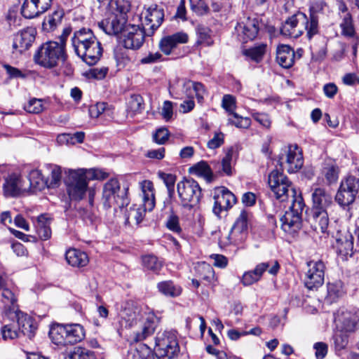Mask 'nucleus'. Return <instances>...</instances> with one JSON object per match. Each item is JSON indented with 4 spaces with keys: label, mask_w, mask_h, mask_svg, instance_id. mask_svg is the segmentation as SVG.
<instances>
[{
    "label": "nucleus",
    "mask_w": 359,
    "mask_h": 359,
    "mask_svg": "<svg viewBox=\"0 0 359 359\" xmlns=\"http://www.w3.org/2000/svg\"><path fill=\"white\" fill-rule=\"evenodd\" d=\"M290 182L288 178L283 175L282 172H279L278 170H273L271 172L268 178V183L271 187V189L273 193H277L278 194V187L283 183H287Z\"/></svg>",
    "instance_id": "39"
},
{
    "label": "nucleus",
    "mask_w": 359,
    "mask_h": 359,
    "mask_svg": "<svg viewBox=\"0 0 359 359\" xmlns=\"http://www.w3.org/2000/svg\"><path fill=\"white\" fill-rule=\"evenodd\" d=\"M64 15L62 10L55 11L47 19V22L50 29L55 28L59 23H60Z\"/></svg>",
    "instance_id": "59"
},
{
    "label": "nucleus",
    "mask_w": 359,
    "mask_h": 359,
    "mask_svg": "<svg viewBox=\"0 0 359 359\" xmlns=\"http://www.w3.org/2000/svg\"><path fill=\"white\" fill-rule=\"evenodd\" d=\"M248 212L245 210L241 211L229 233L231 242L238 244L245 240L248 230Z\"/></svg>",
    "instance_id": "18"
},
{
    "label": "nucleus",
    "mask_w": 359,
    "mask_h": 359,
    "mask_svg": "<svg viewBox=\"0 0 359 359\" xmlns=\"http://www.w3.org/2000/svg\"><path fill=\"white\" fill-rule=\"evenodd\" d=\"M29 180L30 187L36 189H43L47 187L46 179L42 176V173L39 170H33L29 174Z\"/></svg>",
    "instance_id": "43"
},
{
    "label": "nucleus",
    "mask_w": 359,
    "mask_h": 359,
    "mask_svg": "<svg viewBox=\"0 0 359 359\" xmlns=\"http://www.w3.org/2000/svg\"><path fill=\"white\" fill-rule=\"evenodd\" d=\"M228 123L235 126L238 128H248L251 125V120L248 117H243L237 113H233L231 117L228 118Z\"/></svg>",
    "instance_id": "47"
},
{
    "label": "nucleus",
    "mask_w": 359,
    "mask_h": 359,
    "mask_svg": "<svg viewBox=\"0 0 359 359\" xmlns=\"http://www.w3.org/2000/svg\"><path fill=\"white\" fill-rule=\"evenodd\" d=\"M35 39V31L32 28L18 32L13 38V49L19 53L27 50Z\"/></svg>",
    "instance_id": "21"
},
{
    "label": "nucleus",
    "mask_w": 359,
    "mask_h": 359,
    "mask_svg": "<svg viewBox=\"0 0 359 359\" xmlns=\"http://www.w3.org/2000/svg\"><path fill=\"white\" fill-rule=\"evenodd\" d=\"M177 192L182 206L189 210L195 206L201 197V189L198 183L192 179L180 182Z\"/></svg>",
    "instance_id": "10"
},
{
    "label": "nucleus",
    "mask_w": 359,
    "mask_h": 359,
    "mask_svg": "<svg viewBox=\"0 0 359 359\" xmlns=\"http://www.w3.org/2000/svg\"><path fill=\"white\" fill-rule=\"evenodd\" d=\"M47 168L50 172V176L46 179L48 188L57 187L62 178V169L56 165H48Z\"/></svg>",
    "instance_id": "41"
},
{
    "label": "nucleus",
    "mask_w": 359,
    "mask_h": 359,
    "mask_svg": "<svg viewBox=\"0 0 359 359\" xmlns=\"http://www.w3.org/2000/svg\"><path fill=\"white\" fill-rule=\"evenodd\" d=\"M126 21L127 18L110 15L107 19L99 23V27L107 34L116 35L123 32Z\"/></svg>",
    "instance_id": "24"
},
{
    "label": "nucleus",
    "mask_w": 359,
    "mask_h": 359,
    "mask_svg": "<svg viewBox=\"0 0 359 359\" xmlns=\"http://www.w3.org/2000/svg\"><path fill=\"white\" fill-rule=\"evenodd\" d=\"M224 142V135L222 132H216L208 143L207 147L210 149H215L221 147Z\"/></svg>",
    "instance_id": "55"
},
{
    "label": "nucleus",
    "mask_w": 359,
    "mask_h": 359,
    "mask_svg": "<svg viewBox=\"0 0 359 359\" xmlns=\"http://www.w3.org/2000/svg\"><path fill=\"white\" fill-rule=\"evenodd\" d=\"M166 226L174 233H180L182 231L179 217L175 214H171L168 217L166 222Z\"/></svg>",
    "instance_id": "56"
},
{
    "label": "nucleus",
    "mask_w": 359,
    "mask_h": 359,
    "mask_svg": "<svg viewBox=\"0 0 359 359\" xmlns=\"http://www.w3.org/2000/svg\"><path fill=\"white\" fill-rule=\"evenodd\" d=\"M65 259L67 263L74 267H83L89 262L87 254L76 249H70L66 252Z\"/></svg>",
    "instance_id": "29"
},
{
    "label": "nucleus",
    "mask_w": 359,
    "mask_h": 359,
    "mask_svg": "<svg viewBox=\"0 0 359 359\" xmlns=\"http://www.w3.org/2000/svg\"><path fill=\"white\" fill-rule=\"evenodd\" d=\"M147 32L138 25H129L123 30L122 43L130 49H139L144 41Z\"/></svg>",
    "instance_id": "14"
},
{
    "label": "nucleus",
    "mask_w": 359,
    "mask_h": 359,
    "mask_svg": "<svg viewBox=\"0 0 359 359\" xmlns=\"http://www.w3.org/2000/svg\"><path fill=\"white\" fill-rule=\"evenodd\" d=\"M192 87L195 92L198 102L202 103L203 102L204 96L206 94L205 86L201 83L194 82L192 83Z\"/></svg>",
    "instance_id": "64"
},
{
    "label": "nucleus",
    "mask_w": 359,
    "mask_h": 359,
    "mask_svg": "<svg viewBox=\"0 0 359 359\" xmlns=\"http://www.w3.org/2000/svg\"><path fill=\"white\" fill-rule=\"evenodd\" d=\"M142 191V204L134 205L130 208L126 215L128 222L139 224L142 222L147 211H151L155 207L154 188L152 182L143 180L140 182Z\"/></svg>",
    "instance_id": "6"
},
{
    "label": "nucleus",
    "mask_w": 359,
    "mask_h": 359,
    "mask_svg": "<svg viewBox=\"0 0 359 359\" xmlns=\"http://www.w3.org/2000/svg\"><path fill=\"white\" fill-rule=\"evenodd\" d=\"M1 301L8 307L5 316L10 317L14 313L15 311H18L17 309V298L15 294L8 288L4 287L2 289Z\"/></svg>",
    "instance_id": "32"
},
{
    "label": "nucleus",
    "mask_w": 359,
    "mask_h": 359,
    "mask_svg": "<svg viewBox=\"0 0 359 359\" xmlns=\"http://www.w3.org/2000/svg\"><path fill=\"white\" fill-rule=\"evenodd\" d=\"M336 252L341 260H347L353 254V237L346 232L337 238L335 245Z\"/></svg>",
    "instance_id": "23"
},
{
    "label": "nucleus",
    "mask_w": 359,
    "mask_h": 359,
    "mask_svg": "<svg viewBox=\"0 0 359 359\" xmlns=\"http://www.w3.org/2000/svg\"><path fill=\"white\" fill-rule=\"evenodd\" d=\"M233 153V148L229 149L225 156L222 160V171L227 175H231L232 174L231 162L232 160Z\"/></svg>",
    "instance_id": "53"
},
{
    "label": "nucleus",
    "mask_w": 359,
    "mask_h": 359,
    "mask_svg": "<svg viewBox=\"0 0 359 359\" xmlns=\"http://www.w3.org/2000/svg\"><path fill=\"white\" fill-rule=\"evenodd\" d=\"M213 198L212 211L217 216H219L222 211L231 208L236 202L235 195L224 187L215 189Z\"/></svg>",
    "instance_id": "13"
},
{
    "label": "nucleus",
    "mask_w": 359,
    "mask_h": 359,
    "mask_svg": "<svg viewBox=\"0 0 359 359\" xmlns=\"http://www.w3.org/2000/svg\"><path fill=\"white\" fill-rule=\"evenodd\" d=\"M313 348L316 351V358L317 359H323L327 353L328 346L324 342H316L313 345Z\"/></svg>",
    "instance_id": "62"
},
{
    "label": "nucleus",
    "mask_w": 359,
    "mask_h": 359,
    "mask_svg": "<svg viewBox=\"0 0 359 359\" xmlns=\"http://www.w3.org/2000/svg\"><path fill=\"white\" fill-rule=\"evenodd\" d=\"M280 265L278 261L262 262L258 264L252 270L255 276L260 280L263 273L268 270L271 275H276L279 271Z\"/></svg>",
    "instance_id": "38"
},
{
    "label": "nucleus",
    "mask_w": 359,
    "mask_h": 359,
    "mask_svg": "<svg viewBox=\"0 0 359 359\" xmlns=\"http://www.w3.org/2000/svg\"><path fill=\"white\" fill-rule=\"evenodd\" d=\"M2 338L4 340H12L19 337V333L14 330L11 325H5L1 330Z\"/></svg>",
    "instance_id": "57"
},
{
    "label": "nucleus",
    "mask_w": 359,
    "mask_h": 359,
    "mask_svg": "<svg viewBox=\"0 0 359 359\" xmlns=\"http://www.w3.org/2000/svg\"><path fill=\"white\" fill-rule=\"evenodd\" d=\"M339 320L341 321L344 330L346 332L353 331L359 323L358 310L352 309L342 311Z\"/></svg>",
    "instance_id": "28"
},
{
    "label": "nucleus",
    "mask_w": 359,
    "mask_h": 359,
    "mask_svg": "<svg viewBox=\"0 0 359 359\" xmlns=\"http://www.w3.org/2000/svg\"><path fill=\"white\" fill-rule=\"evenodd\" d=\"M359 191V179L353 175H348L342 179L340 186L335 195V201L342 207L352 204Z\"/></svg>",
    "instance_id": "11"
},
{
    "label": "nucleus",
    "mask_w": 359,
    "mask_h": 359,
    "mask_svg": "<svg viewBox=\"0 0 359 359\" xmlns=\"http://www.w3.org/2000/svg\"><path fill=\"white\" fill-rule=\"evenodd\" d=\"M311 210H325L334 205L331 194L324 188L314 189L312 193Z\"/></svg>",
    "instance_id": "19"
},
{
    "label": "nucleus",
    "mask_w": 359,
    "mask_h": 359,
    "mask_svg": "<svg viewBox=\"0 0 359 359\" xmlns=\"http://www.w3.org/2000/svg\"><path fill=\"white\" fill-rule=\"evenodd\" d=\"M25 109L29 113L39 114L43 111V100L33 98L25 107Z\"/></svg>",
    "instance_id": "51"
},
{
    "label": "nucleus",
    "mask_w": 359,
    "mask_h": 359,
    "mask_svg": "<svg viewBox=\"0 0 359 359\" xmlns=\"http://www.w3.org/2000/svg\"><path fill=\"white\" fill-rule=\"evenodd\" d=\"M158 291L165 296L175 297L179 296L182 292L180 286L176 285L171 280H165L157 284Z\"/></svg>",
    "instance_id": "37"
},
{
    "label": "nucleus",
    "mask_w": 359,
    "mask_h": 359,
    "mask_svg": "<svg viewBox=\"0 0 359 359\" xmlns=\"http://www.w3.org/2000/svg\"><path fill=\"white\" fill-rule=\"evenodd\" d=\"M222 107L230 114L236 113V98L231 95H224L222 98Z\"/></svg>",
    "instance_id": "54"
},
{
    "label": "nucleus",
    "mask_w": 359,
    "mask_h": 359,
    "mask_svg": "<svg viewBox=\"0 0 359 359\" xmlns=\"http://www.w3.org/2000/svg\"><path fill=\"white\" fill-rule=\"evenodd\" d=\"M128 109L134 114L140 113L144 109V101L140 95L130 96L128 104Z\"/></svg>",
    "instance_id": "49"
},
{
    "label": "nucleus",
    "mask_w": 359,
    "mask_h": 359,
    "mask_svg": "<svg viewBox=\"0 0 359 359\" xmlns=\"http://www.w3.org/2000/svg\"><path fill=\"white\" fill-rule=\"evenodd\" d=\"M339 26L341 29V34L344 36L348 38H352L355 36V31L351 14L346 13L344 16Z\"/></svg>",
    "instance_id": "44"
},
{
    "label": "nucleus",
    "mask_w": 359,
    "mask_h": 359,
    "mask_svg": "<svg viewBox=\"0 0 359 359\" xmlns=\"http://www.w3.org/2000/svg\"><path fill=\"white\" fill-rule=\"evenodd\" d=\"M9 318H17L19 329L24 335L27 336L30 339L34 337L37 327L34 320L31 316L18 310Z\"/></svg>",
    "instance_id": "22"
},
{
    "label": "nucleus",
    "mask_w": 359,
    "mask_h": 359,
    "mask_svg": "<svg viewBox=\"0 0 359 359\" xmlns=\"http://www.w3.org/2000/svg\"><path fill=\"white\" fill-rule=\"evenodd\" d=\"M180 352L177 336L173 332L158 333L156 338L155 353L162 359H172Z\"/></svg>",
    "instance_id": "9"
},
{
    "label": "nucleus",
    "mask_w": 359,
    "mask_h": 359,
    "mask_svg": "<svg viewBox=\"0 0 359 359\" xmlns=\"http://www.w3.org/2000/svg\"><path fill=\"white\" fill-rule=\"evenodd\" d=\"M278 188V194L277 193H274V194L276 198L280 202L286 201L289 198H291L292 201L299 196V194H297L296 189L292 186L291 182L283 183Z\"/></svg>",
    "instance_id": "36"
},
{
    "label": "nucleus",
    "mask_w": 359,
    "mask_h": 359,
    "mask_svg": "<svg viewBox=\"0 0 359 359\" xmlns=\"http://www.w3.org/2000/svg\"><path fill=\"white\" fill-rule=\"evenodd\" d=\"M142 15L144 18L142 22L144 26V29L147 32V35H152L163 21V9L158 8L156 5L151 6Z\"/></svg>",
    "instance_id": "15"
},
{
    "label": "nucleus",
    "mask_w": 359,
    "mask_h": 359,
    "mask_svg": "<svg viewBox=\"0 0 359 359\" xmlns=\"http://www.w3.org/2000/svg\"><path fill=\"white\" fill-rule=\"evenodd\" d=\"M195 269L198 276L202 279L209 283L215 279V271L210 264L206 262L198 263Z\"/></svg>",
    "instance_id": "42"
},
{
    "label": "nucleus",
    "mask_w": 359,
    "mask_h": 359,
    "mask_svg": "<svg viewBox=\"0 0 359 359\" xmlns=\"http://www.w3.org/2000/svg\"><path fill=\"white\" fill-rule=\"evenodd\" d=\"M50 219L46 215H41L37 218L36 231L39 238L47 241L51 237V229L50 226Z\"/></svg>",
    "instance_id": "35"
},
{
    "label": "nucleus",
    "mask_w": 359,
    "mask_h": 359,
    "mask_svg": "<svg viewBox=\"0 0 359 359\" xmlns=\"http://www.w3.org/2000/svg\"><path fill=\"white\" fill-rule=\"evenodd\" d=\"M100 174L101 172L96 169L69 170L65 184L69 198L76 201L82 200L87 192L90 180L105 178V176H100Z\"/></svg>",
    "instance_id": "4"
},
{
    "label": "nucleus",
    "mask_w": 359,
    "mask_h": 359,
    "mask_svg": "<svg viewBox=\"0 0 359 359\" xmlns=\"http://www.w3.org/2000/svg\"><path fill=\"white\" fill-rule=\"evenodd\" d=\"M120 323L126 328H136L133 331L134 340L140 341L152 334L156 327V317L153 313H142L140 308L127 303L120 311Z\"/></svg>",
    "instance_id": "2"
},
{
    "label": "nucleus",
    "mask_w": 359,
    "mask_h": 359,
    "mask_svg": "<svg viewBox=\"0 0 359 359\" xmlns=\"http://www.w3.org/2000/svg\"><path fill=\"white\" fill-rule=\"evenodd\" d=\"M49 337L51 341L57 346L68 345L64 325H53L49 331Z\"/></svg>",
    "instance_id": "34"
},
{
    "label": "nucleus",
    "mask_w": 359,
    "mask_h": 359,
    "mask_svg": "<svg viewBox=\"0 0 359 359\" xmlns=\"http://www.w3.org/2000/svg\"><path fill=\"white\" fill-rule=\"evenodd\" d=\"M72 44L76 54L89 65L97 63L102 55V48L90 29H81L74 32Z\"/></svg>",
    "instance_id": "3"
},
{
    "label": "nucleus",
    "mask_w": 359,
    "mask_h": 359,
    "mask_svg": "<svg viewBox=\"0 0 359 359\" xmlns=\"http://www.w3.org/2000/svg\"><path fill=\"white\" fill-rule=\"evenodd\" d=\"M161 114L166 121H170L172 118L173 106L172 102L167 100L163 102Z\"/></svg>",
    "instance_id": "61"
},
{
    "label": "nucleus",
    "mask_w": 359,
    "mask_h": 359,
    "mask_svg": "<svg viewBox=\"0 0 359 359\" xmlns=\"http://www.w3.org/2000/svg\"><path fill=\"white\" fill-rule=\"evenodd\" d=\"M68 344L81 341L85 337L83 327L79 324L64 325Z\"/></svg>",
    "instance_id": "30"
},
{
    "label": "nucleus",
    "mask_w": 359,
    "mask_h": 359,
    "mask_svg": "<svg viewBox=\"0 0 359 359\" xmlns=\"http://www.w3.org/2000/svg\"><path fill=\"white\" fill-rule=\"evenodd\" d=\"M305 207L304 199L301 194L292 201L287 211L281 217V228L287 233L294 235L302 228V211Z\"/></svg>",
    "instance_id": "7"
},
{
    "label": "nucleus",
    "mask_w": 359,
    "mask_h": 359,
    "mask_svg": "<svg viewBox=\"0 0 359 359\" xmlns=\"http://www.w3.org/2000/svg\"><path fill=\"white\" fill-rule=\"evenodd\" d=\"M310 220L315 231H320L322 233L327 235L330 233V221L327 211L311 210Z\"/></svg>",
    "instance_id": "25"
},
{
    "label": "nucleus",
    "mask_w": 359,
    "mask_h": 359,
    "mask_svg": "<svg viewBox=\"0 0 359 359\" xmlns=\"http://www.w3.org/2000/svg\"><path fill=\"white\" fill-rule=\"evenodd\" d=\"M65 46L55 41L43 44L34 55L35 62L41 66L51 68L57 65L59 60L65 62Z\"/></svg>",
    "instance_id": "8"
},
{
    "label": "nucleus",
    "mask_w": 359,
    "mask_h": 359,
    "mask_svg": "<svg viewBox=\"0 0 359 359\" xmlns=\"http://www.w3.org/2000/svg\"><path fill=\"white\" fill-rule=\"evenodd\" d=\"M327 4L323 1H316L309 8V17L302 12H298L289 18L281 28L283 35L297 38L306 32L307 37L311 39L319 32V16L325 10Z\"/></svg>",
    "instance_id": "1"
},
{
    "label": "nucleus",
    "mask_w": 359,
    "mask_h": 359,
    "mask_svg": "<svg viewBox=\"0 0 359 359\" xmlns=\"http://www.w3.org/2000/svg\"><path fill=\"white\" fill-rule=\"evenodd\" d=\"M238 26L241 29L243 41L247 42L256 38L259 30V21L257 18H248Z\"/></svg>",
    "instance_id": "27"
},
{
    "label": "nucleus",
    "mask_w": 359,
    "mask_h": 359,
    "mask_svg": "<svg viewBox=\"0 0 359 359\" xmlns=\"http://www.w3.org/2000/svg\"><path fill=\"white\" fill-rule=\"evenodd\" d=\"M303 164L304 158L300 148L297 144L289 145L286 151L285 161H280V165L288 172L293 173L301 169Z\"/></svg>",
    "instance_id": "16"
},
{
    "label": "nucleus",
    "mask_w": 359,
    "mask_h": 359,
    "mask_svg": "<svg viewBox=\"0 0 359 359\" xmlns=\"http://www.w3.org/2000/svg\"><path fill=\"white\" fill-rule=\"evenodd\" d=\"M142 262L144 269L151 271L155 273H158L163 266L162 262L152 255L143 256L142 257Z\"/></svg>",
    "instance_id": "40"
},
{
    "label": "nucleus",
    "mask_w": 359,
    "mask_h": 359,
    "mask_svg": "<svg viewBox=\"0 0 359 359\" xmlns=\"http://www.w3.org/2000/svg\"><path fill=\"white\" fill-rule=\"evenodd\" d=\"M306 266L305 286L309 290L317 289L324 283L325 264L322 260H311Z\"/></svg>",
    "instance_id": "12"
},
{
    "label": "nucleus",
    "mask_w": 359,
    "mask_h": 359,
    "mask_svg": "<svg viewBox=\"0 0 359 359\" xmlns=\"http://www.w3.org/2000/svg\"><path fill=\"white\" fill-rule=\"evenodd\" d=\"M188 39V35L182 32L165 36L161 39L159 48L164 54L168 55L178 45L186 43Z\"/></svg>",
    "instance_id": "20"
},
{
    "label": "nucleus",
    "mask_w": 359,
    "mask_h": 359,
    "mask_svg": "<svg viewBox=\"0 0 359 359\" xmlns=\"http://www.w3.org/2000/svg\"><path fill=\"white\" fill-rule=\"evenodd\" d=\"M126 359H151L149 355V351L146 348H142L141 350L132 348L128 352Z\"/></svg>",
    "instance_id": "52"
},
{
    "label": "nucleus",
    "mask_w": 359,
    "mask_h": 359,
    "mask_svg": "<svg viewBox=\"0 0 359 359\" xmlns=\"http://www.w3.org/2000/svg\"><path fill=\"white\" fill-rule=\"evenodd\" d=\"M53 0H25L22 8V15L26 18H34L45 12L51 6Z\"/></svg>",
    "instance_id": "17"
},
{
    "label": "nucleus",
    "mask_w": 359,
    "mask_h": 359,
    "mask_svg": "<svg viewBox=\"0 0 359 359\" xmlns=\"http://www.w3.org/2000/svg\"><path fill=\"white\" fill-rule=\"evenodd\" d=\"M108 9L110 15L127 18L130 10V4L126 0H109Z\"/></svg>",
    "instance_id": "33"
},
{
    "label": "nucleus",
    "mask_w": 359,
    "mask_h": 359,
    "mask_svg": "<svg viewBox=\"0 0 359 359\" xmlns=\"http://www.w3.org/2000/svg\"><path fill=\"white\" fill-rule=\"evenodd\" d=\"M128 186L121 187L118 179L111 178L102 187L101 203L104 208H123L130 203L128 197Z\"/></svg>",
    "instance_id": "5"
},
{
    "label": "nucleus",
    "mask_w": 359,
    "mask_h": 359,
    "mask_svg": "<svg viewBox=\"0 0 359 359\" xmlns=\"http://www.w3.org/2000/svg\"><path fill=\"white\" fill-rule=\"evenodd\" d=\"M323 173L328 184L336 182L339 177V168L335 163L327 164L323 170Z\"/></svg>",
    "instance_id": "46"
},
{
    "label": "nucleus",
    "mask_w": 359,
    "mask_h": 359,
    "mask_svg": "<svg viewBox=\"0 0 359 359\" xmlns=\"http://www.w3.org/2000/svg\"><path fill=\"white\" fill-rule=\"evenodd\" d=\"M193 169L198 175L202 176L208 180H210L212 177L211 168L205 161L198 163L194 166Z\"/></svg>",
    "instance_id": "50"
},
{
    "label": "nucleus",
    "mask_w": 359,
    "mask_h": 359,
    "mask_svg": "<svg viewBox=\"0 0 359 359\" xmlns=\"http://www.w3.org/2000/svg\"><path fill=\"white\" fill-rule=\"evenodd\" d=\"M266 45L261 43L251 48L244 50L243 54L256 62H259L262 60L266 53Z\"/></svg>",
    "instance_id": "45"
},
{
    "label": "nucleus",
    "mask_w": 359,
    "mask_h": 359,
    "mask_svg": "<svg viewBox=\"0 0 359 359\" xmlns=\"http://www.w3.org/2000/svg\"><path fill=\"white\" fill-rule=\"evenodd\" d=\"M190 4L192 9L201 15L208 13L209 11V7L202 0H190Z\"/></svg>",
    "instance_id": "63"
},
{
    "label": "nucleus",
    "mask_w": 359,
    "mask_h": 359,
    "mask_svg": "<svg viewBox=\"0 0 359 359\" xmlns=\"http://www.w3.org/2000/svg\"><path fill=\"white\" fill-rule=\"evenodd\" d=\"M170 133L166 128H161L156 130L153 135V139L155 142L158 144H163L168 140Z\"/></svg>",
    "instance_id": "58"
},
{
    "label": "nucleus",
    "mask_w": 359,
    "mask_h": 359,
    "mask_svg": "<svg viewBox=\"0 0 359 359\" xmlns=\"http://www.w3.org/2000/svg\"><path fill=\"white\" fill-rule=\"evenodd\" d=\"M158 176L163 181L164 184H165L168 189L169 196H172V195L175 193V184L176 182V176L175 175L165 173L161 171H159L158 172Z\"/></svg>",
    "instance_id": "48"
},
{
    "label": "nucleus",
    "mask_w": 359,
    "mask_h": 359,
    "mask_svg": "<svg viewBox=\"0 0 359 359\" xmlns=\"http://www.w3.org/2000/svg\"><path fill=\"white\" fill-rule=\"evenodd\" d=\"M21 191V180L18 176L11 175L5 179L4 192L6 196H16Z\"/></svg>",
    "instance_id": "31"
},
{
    "label": "nucleus",
    "mask_w": 359,
    "mask_h": 359,
    "mask_svg": "<svg viewBox=\"0 0 359 359\" xmlns=\"http://www.w3.org/2000/svg\"><path fill=\"white\" fill-rule=\"evenodd\" d=\"M107 104L105 102H98L89 108V114L92 118H97L103 114L107 109Z\"/></svg>",
    "instance_id": "60"
},
{
    "label": "nucleus",
    "mask_w": 359,
    "mask_h": 359,
    "mask_svg": "<svg viewBox=\"0 0 359 359\" xmlns=\"http://www.w3.org/2000/svg\"><path fill=\"white\" fill-rule=\"evenodd\" d=\"M296 54L294 50L288 45H280L276 50V61L285 69L290 68L294 63Z\"/></svg>",
    "instance_id": "26"
}]
</instances>
